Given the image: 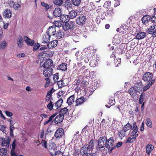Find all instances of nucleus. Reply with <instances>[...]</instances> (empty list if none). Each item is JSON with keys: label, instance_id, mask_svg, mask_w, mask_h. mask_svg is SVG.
<instances>
[{"label": "nucleus", "instance_id": "1", "mask_svg": "<svg viewBox=\"0 0 156 156\" xmlns=\"http://www.w3.org/2000/svg\"><path fill=\"white\" fill-rule=\"evenodd\" d=\"M76 21L77 25L80 26H82L85 24L87 22V19L86 16L82 15L78 16Z\"/></svg>", "mask_w": 156, "mask_h": 156}, {"label": "nucleus", "instance_id": "2", "mask_svg": "<svg viewBox=\"0 0 156 156\" xmlns=\"http://www.w3.org/2000/svg\"><path fill=\"white\" fill-rule=\"evenodd\" d=\"M76 27L75 23L73 21H70L69 23H65L63 27V28L65 30L69 31L71 32Z\"/></svg>", "mask_w": 156, "mask_h": 156}, {"label": "nucleus", "instance_id": "3", "mask_svg": "<svg viewBox=\"0 0 156 156\" xmlns=\"http://www.w3.org/2000/svg\"><path fill=\"white\" fill-rule=\"evenodd\" d=\"M71 4L70 3H68L67 4L66 6V7L67 8L68 10L69 11V16L70 19H73L75 18L77 15V12L74 10H72L71 11H69L72 9L70 7Z\"/></svg>", "mask_w": 156, "mask_h": 156}, {"label": "nucleus", "instance_id": "4", "mask_svg": "<svg viewBox=\"0 0 156 156\" xmlns=\"http://www.w3.org/2000/svg\"><path fill=\"white\" fill-rule=\"evenodd\" d=\"M11 140V138L9 136L8 137L6 140L4 138L0 137L1 145L7 147H9Z\"/></svg>", "mask_w": 156, "mask_h": 156}, {"label": "nucleus", "instance_id": "5", "mask_svg": "<svg viewBox=\"0 0 156 156\" xmlns=\"http://www.w3.org/2000/svg\"><path fill=\"white\" fill-rule=\"evenodd\" d=\"M152 74L149 72L145 73L143 75L142 79L146 82H149L153 79Z\"/></svg>", "mask_w": 156, "mask_h": 156}, {"label": "nucleus", "instance_id": "6", "mask_svg": "<svg viewBox=\"0 0 156 156\" xmlns=\"http://www.w3.org/2000/svg\"><path fill=\"white\" fill-rule=\"evenodd\" d=\"M107 138L105 137H100L98 140V148L99 150L103 148L105 146V144Z\"/></svg>", "mask_w": 156, "mask_h": 156}, {"label": "nucleus", "instance_id": "7", "mask_svg": "<svg viewBox=\"0 0 156 156\" xmlns=\"http://www.w3.org/2000/svg\"><path fill=\"white\" fill-rule=\"evenodd\" d=\"M136 127H137V126L136 125V122H133L132 125H131L128 122L124 126L123 129L125 130V131H127L129 129L132 130H133Z\"/></svg>", "mask_w": 156, "mask_h": 156}, {"label": "nucleus", "instance_id": "8", "mask_svg": "<svg viewBox=\"0 0 156 156\" xmlns=\"http://www.w3.org/2000/svg\"><path fill=\"white\" fill-rule=\"evenodd\" d=\"M147 32L149 34H153V37H156V25L153 24L150 26L148 29Z\"/></svg>", "mask_w": 156, "mask_h": 156}, {"label": "nucleus", "instance_id": "9", "mask_svg": "<svg viewBox=\"0 0 156 156\" xmlns=\"http://www.w3.org/2000/svg\"><path fill=\"white\" fill-rule=\"evenodd\" d=\"M53 66V62L52 60L50 59H47L43 65V67L45 69L52 68Z\"/></svg>", "mask_w": 156, "mask_h": 156}, {"label": "nucleus", "instance_id": "10", "mask_svg": "<svg viewBox=\"0 0 156 156\" xmlns=\"http://www.w3.org/2000/svg\"><path fill=\"white\" fill-rule=\"evenodd\" d=\"M114 139L113 137L110 138L109 139L106 140L105 147L108 149L111 148L113 145Z\"/></svg>", "mask_w": 156, "mask_h": 156}, {"label": "nucleus", "instance_id": "11", "mask_svg": "<svg viewBox=\"0 0 156 156\" xmlns=\"http://www.w3.org/2000/svg\"><path fill=\"white\" fill-rule=\"evenodd\" d=\"M98 61L97 57H96L94 55L92 57V59L90 61V65L91 67H94L98 65Z\"/></svg>", "mask_w": 156, "mask_h": 156}, {"label": "nucleus", "instance_id": "12", "mask_svg": "<svg viewBox=\"0 0 156 156\" xmlns=\"http://www.w3.org/2000/svg\"><path fill=\"white\" fill-rule=\"evenodd\" d=\"M56 26H55L50 27L47 32V34L48 35H49L50 37L51 36H55L56 34Z\"/></svg>", "mask_w": 156, "mask_h": 156}, {"label": "nucleus", "instance_id": "13", "mask_svg": "<svg viewBox=\"0 0 156 156\" xmlns=\"http://www.w3.org/2000/svg\"><path fill=\"white\" fill-rule=\"evenodd\" d=\"M64 134V130L62 128H58L56 131L55 136L56 138H59Z\"/></svg>", "mask_w": 156, "mask_h": 156}, {"label": "nucleus", "instance_id": "14", "mask_svg": "<svg viewBox=\"0 0 156 156\" xmlns=\"http://www.w3.org/2000/svg\"><path fill=\"white\" fill-rule=\"evenodd\" d=\"M45 69L43 71V74L46 77H50L52 75L53 69L52 68Z\"/></svg>", "mask_w": 156, "mask_h": 156}, {"label": "nucleus", "instance_id": "15", "mask_svg": "<svg viewBox=\"0 0 156 156\" xmlns=\"http://www.w3.org/2000/svg\"><path fill=\"white\" fill-rule=\"evenodd\" d=\"M54 16L56 17H60L62 15V10L60 8H56L53 12Z\"/></svg>", "mask_w": 156, "mask_h": 156}, {"label": "nucleus", "instance_id": "16", "mask_svg": "<svg viewBox=\"0 0 156 156\" xmlns=\"http://www.w3.org/2000/svg\"><path fill=\"white\" fill-rule=\"evenodd\" d=\"M3 15L5 18H10L12 16L11 11L10 9H7L3 12Z\"/></svg>", "mask_w": 156, "mask_h": 156}, {"label": "nucleus", "instance_id": "17", "mask_svg": "<svg viewBox=\"0 0 156 156\" xmlns=\"http://www.w3.org/2000/svg\"><path fill=\"white\" fill-rule=\"evenodd\" d=\"M138 130V129L137 127H136L133 130L131 133V135L130 136V137L132 138L134 140H135L136 137L139 135L138 133H137Z\"/></svg>", "mask_w": 156, "mask_h": 156}, {"label": "nucleus", "instance_id": "18", "mask_svg": "<svg viewBox=\"0 0 156 156\" xmlns=\"http://www.w3.org/2000/svg\"><path fill=\"white\" fill-rule=\"evenodd\" d=\"M60 19L62 22L66 23L69 21L70 18L69 15L63 14L61 15Z\"/></svg>", "mask_w": 156, "mask_h": 156}, {"label": "nucleus", "instance_id": "19", "mask_svg": "<svg viewBox=\"0 0 156 156\" xmlns=\"http://www.w3.org/2000/svg\"><path fill=\"white\" fill-rule=\"evenodd\" d=\"M58 43V41L57 40H55L49 43L47 45V47L49 48H52L56 47Z\"/></svg>", "mask_w": 156, "mask_h": 156}, {"label": "nucleus", "instance_id": "20", "mask_svg": "<svg viewBox=\"0 0 156 156\" xmlns=\"http://www.w3.org/2000/svg\"><path fill=\"white\" fill-rule=\"evenodd\" d=\"M64 119L63 116L62 115L59 113V115H57L55 118V122L56 124L61 122Z\"/></svg>", "mask_w": 156, "mask_h": 156}, {"label": "nucleus", "instance_id": "21", "mask_svg": "<svg viewBox=\"0 0 156 156\" xmlns=\"http://www.w3.org/2000/svg\"><path fill=\"white\" fill-rule=\"evenodd\" d=\"M146 35V34L144 32H140L136 36V38L138 40H140L144 38Z\"/></svg>", "mask_w": 156, "mask_h": 156}, {"label": "nucleus", "instance_id": "22", "mask_svg": "<svg viewBox=\"0 0 156 156\" xmlns=\"http://www.w3.org/2000/svg\"><path fill=\"white\" fill-rule=\"evenodd\" d=\"M154 148V146L151 144H148L146 147V153L148 155H150V153Z\"/></svg>", "mask_w": 156, "mask_h": 156}, {"label": "nucleus", "instance_id": "23", "mask_svg": "<svg viewBox=\"0 0 156 156\" xmlns=\"http://www.w3.org/2000/svg\"><path fill=\"white\" fill-rule=\"evenodd\" d=\"M50 37L49 35L47 34L43 35L42 37V42L43 43H47L49 41Z\"/></svg>", "mask_w": 156, "mask_h": 156}, {"label": "nucleus", "instance_id": "24", "mask_svg": "<svg viewBox=\"0 0 156 156\" xmlns=\"http://www.w3.org/2000/svg\"><path fill=\"white\" fill-rule=\"evenodd\" d=\"M151 16L149 15H145L143 17L142 19V22L144 24H146L147 23L150 21Z\"/></svg>", "mask_w": 156, "mask_h": 156}, {"label": "nucleus", "instance_id": "25", "mask_svg": "<svg viewBox=\"0 0 156 156\" xmlns=\"http://www.w3.org/2000/svg\"><path fill=\"white\" fill-rule=\"evenodd\" d=\"M155 81V80L154 79H153L152 80H151L149 82L146 86H145L143 88V91H144L147 90L151 87V86L153 85V84L154 83Z\"/></svg>", "mask_w": 156, "mask_h": 156}, {"label": "nucleus", "instance_id": "26", "mask_svg": "<svg viewBox=\"0 0 156 156\" xmlns=\"http://www.w3.org/2000/svg\"><path fill=\"white\" fill-rule=\"evenodd\" d=\"M75 96L72 95L70 96L67 100V103L69 105H70L72 104L74 101Z\"/></svg>", "mask_w": 156, "mask_h": 156}, {"label": "nucleus", "instance_id": "27", "mask_svg": "<svg viewBox=\"0 0 156 156\" xmlns=\"http://www.w3.org/2000/svg\"><path fill=\"white\" fill-rule=\"evenodd\" d=\"M23 41L22 37L21 36H19L17 38V45L19 47L21 48L22 47L23 45Z\"/></svg>", "mask_w": 156, "mask_h": 156}, {"label": "nucleus", "instance_id": "28", "mask_svg": "<svg viewBox=\"0 0 156 156\" xmlns=\"http://www.w3.org/2000/svg\"><path fill=\"white\" fill-rule=\"evenodd\" d=\"M55 36L57 39H59L64 37V34L62 31L59 30L55 34Z\"/></svg>", "mask_w": 156, "mask_h": 156}, {"label": "nucleus", "instance_id": "29", "mask_svg": "<svg viewBox=\"0 0 156 156\" xmlns=\"http://www.w3.org/2000/svg\"><path fill=\"white\" fill-rule=\"evenodd\" d=\"M84 98L83 97L77 99L76 101V105L78 106L82 104L84 101Z\"/></svg>", "mask_w": 156, "mask_h": 156}, {"label": "nucleus", "instance_id": "30", "mask_svg": "<svg viewBox=\"0 0 156 156\" xmlns=\"http://www.w3.org/2000/svg\"><path fill=\"white\" fill-rule=\"evenodd\" d=\"M90 150L87 147V145H86L83 146L81 149V153L85 154L86 153H88V152H90Z\"/></svg>", "mask_w": 156, "mask_h": 156}, {"label": "nucleus", "instance_id": "31", "mask_svg": "<svg viewBox=\"0 0 156 156\" xmlns=\"http://www.w3.org/2000/svg\"><path fill=\"white\" fill-rule=\"evenodd\" d=\"M94 141L93 140H91L88 144L86 145H87V147L89 149L90 151H92L94 148Z\"/></svg>", "mask_w": 156, "mask_h": 156}, {"label": "nucleus", "instance_id": "32", "mask_svg": "<svg viewBox=\"0 0 156 156\" xmlns=\"http://www.w3.org/2000/svg\"><path fill=\"white\" fill-rule=\"evenodd\" d=\"M63 102L62 99L60 98L55 103V107L56 109H57L59 108L62 105Z\"/></svg>", "mask_w": 156, "mask_h": 156}, {"label": "nucleus", "instance_id": "33", "mask_svg": "<svg viewBox=\"0 0 156 156\" xmlns=\"http://www.w3.org/2000/svg\"><path fill=\"white\" fill-rule=\"evenodd\" d=\"M59 113L63 116L64 115L68 114L69 112L67 108L65 107L61 109L59 112Z\"/></svg>", "mask_w": 156, "mask_h": 156}, {"label": "nucleus", "instance_id": "34", "mask_svg": "<svg viewBox=\"0 0 156 156\" xmlns=\"http://www.w3.org/2000/svg\"><path fill=\"white\" fill-rule=\"evenodd\" d=\"M134 87L136 92H140L143 89V87L140 84L136 85Z\"/></svg>", "mask_w": 156, "mask_h": 156}, {"label": "nucleus", "instance_id": "35", "mask_svg": "<svg viewBox=\"0 0 156 156\" xmlns=\"http://www.w3.org/2000/svg\"><path fill=\"white\" fill-rule=\"evenodd\" d=\"M7 46L6 42L5 41H2L0 44V48L1 50H3L5 49Z\"/></svg>", "mask_w": 156, "mask_h": 156}, {"label": "nucleus", "instance_id": "36", "mask_svg": "<svg viewBox=\"0 0 156 156\" xmlns=\"http://www.w3.org/2000/svg\"><path fill=\"white\" fill-rule=\"evenodd\" d=\"M136 92L134 87H131L129 90V93L132 97H133L135 96Z\"/></svg>", "mask_w": 156, "mask_h": 156}, {"label": "nucleus", "instance_id": "37", "mask_svg": "<svg viewBox=\"0 0 156 156\" xmlns=\"http://www.w3.org/2000/svg\"><path fill=\"white\" fill-rule=\"evenodd\" d=\"M146 124L147 126L150 128H151L152 124L151 121L149 118H147L146 120Z\"/></svg>", "mask_w": 156, "mask_h": 156}, {"label": "nucleus", "instance_id": "38", "mask_svg": "<svg viewBox=\"0 0 156 156\" xmlns=\"http://www.w3.org/2000/svg\"><path fill=\"white\" fill-rule=\"evenodd\" d=\"M72 39L75 42H77L79 41L80 37L77 34L73 35L72 36Z\"/></svg>", "mask_w": 156, "mask_h": 156}, {"label": "nucleus", "instance_id": "39", "mask_svg": "<svg viewBox=\"0 0 156 156\" xmlns=\"http://www.w3.org/2000/svg\"><path fill=\"white\" fill-rule=\"evenodd\" d=\"M59 68L62 71H65L67 69V64L66 63H62L59 66Z\"/></svg>", "mask_w": 156, "mask_h": 156}, {"label": "nucleus", "instance_id": "40", "mask_svg": "<svg viewBox=\"0 0 156 156\" xmlns=\"http://www.w3.org/2000/svg\"><path fill=\"white\" fill-rule=\"evenodd\" d=\"M15 127L14 126V125L10 126V135L12 137H14L13 130L15 129Z\"/></svg>", "mask_w": 156, "mask_h": 156}, {"label": "nucleus", "instance_id": "41", "mask_svg": "<svg viewBox=\"0 0 156 156\" xmlns=\"http://www.w3.org/2000/svg\"><path fill=\"white\" fill-rule=\"evenodd\" d=\"M7 153V150L5 148L0 149V156H5Z\"/></svg>", "mask_w": 156, "mask_h": 156}, {"label": "nucleus", "instance_id": "42", "mask_svg": "<svg viewBox=\"0 0 156 156\" xmlns=\"http://www.w3.org/2000/svg\"><path fill=\"white\" fill-rule=\"evenodd\" d=\"M111 6V2L110 1H106L104 3L103 6L105 8H108Z\"/></svg>", "mask_w": 156, "mask_h": 156}, {"label": "nucleus", "instance_id": "43", "mask_svg": "<svg viewBox=\"0 0 156 156\" xmlns=\"http://www.w3.org/2000/svg\"><path fill=\"white\" fill-rule=\"evenodd\" d=\"M126 132L124 129L120 130L119 132V136L120 137H124L126 135Z\"/></svg>", "mask_w": 156, "mask_h": 156}, {"label": "nucleus", "instance_id": "44", "mask_svg": "<svg viewBox=\"0 0 156 156\" xmlns=\"http://www.w3.org/2000/svg\"><path fill=\"white\" fill-rule=\"evenodd\" d=\"M57 82V84L59 87L61 88L65 86V84L64 83L63 80H61Z\"/></svg>", "mask_w": 156, "mask_h": 156}, {"label": "nucleus", "instance_id": "45", "mask_svg": "<svg viewBox=\"0 0 156 156\" xmlns=\"http://www.w3.org/2000/svg\"><path fill=\"white\" fill-rule=\"evenodd\" d=\"M145 96V95L144 93H142L140 95L139 98V103L140 104H141L142 103L143 101H144Z\"/></svg>", "mask_w": 156, "mask_h": 156}, {"label": "nucleus", "instance_id": "46", "mask_svg": "<svg viewBox=\"0 0 156 156\" xmlns=\"http://www.w3.org/2000/svg\"><path fill=\"white\" fill-rule=\"evenodd\" d=\"M63 2L62 0H55L54 1V3L56 5L60 6L62 4Z\"/></svg>", "mask_w": 156, "mask_h": 156}, {"label": "nucleus", "instance_id": "47", "mask_svg": "<svg viewBox=\"0 0 156 156\" xmlns=\"http://www.w3.org/2000/svg\"><path fill=\"white\" fill-rule=\"evenodd\" d=\"M72 2L75 5L78 6L80 4L81 1L80 0H72Z\"/></svg>", "mask_w": 156, "mask_h": 156}, {"label": "nucleus", "instance_id": "48", "mask_svg": "<svg viewBox=\"0 0 156 156\" xmlns=\"http://www.w3.org/2000/svg\"><path fill=\"white\" fill-rule=\"evenodd\" d=\"M41 5L44 7L46 10H48L50 8L49 5L47 3L43 2H42L41 3Z\"/></svg>", "mask_w": 156, "mask_h": 156}, {"label": "nucleus", "instance_id": "49", "mask_svg": "<svg viewBox=\"0 0 156 156\" xmlns=\"http://www.w3.org/2000/svg\"><path fill=\"white\" fill-rule=\"evenodd\" d=\"M58 74V73H57L53 76V80L55 82H57L58 81L59 78Z\"/></svg>", "mask_w": 156, "mask_h": 156}, {"label": "nucleus", "instance_id": "50", "mask_svg": "<svg viewBox=\"0 0 156 156\" xmlns=\"http://www.w3.org/2000/svg\"><path fill=\"white\" fill-rule=\"evenodd\" d=\"M52 156H63V153L60 151H55V153Z\"/></svg>", "mask_w": 156, "mask_h": 156}, {"label": "nucleus", "instance_id": "51", "mask_svg": "<svg viewBox=\"0 0 156 156\" xmlns=\"http://www.w3.org/2000/svg\"><path fill=\"white\" fill-rule=\"evenodd\" d=\"M40 47V44L38 43H36L33 48V50L34 51H36L39 48V47Z\"/></svg>", "mask_w": 156, "mask_h": 156}, {"label": "nucleus", "instance_id": "52", "mask_svg": "<svg viewBox=\"0 0 156 156\" xmlns=\"http://www.w3.org/2000/svg\"><path fill=\"white\" fill-rule=\"evenodd\" d=\"M48 108L50 110H51L53 108V105L52 104V102L51 101L50 103L47 105Z\"/></svg>", "mask_w": 156, "mask_h": 156}, {"label": "nucleus", "instance_id": "53", "mask_svg": "<svg viewBox=\"0 0 156 156\" xmlns=\"http://www.w3.org/2000/svg\"><path fill=\"white\" fill-rule=\"evenodd\" d=\"M135 141L132 138L129 136L126 141L125 143H132L134 142Z\"/></svg>", "mask_w": 156, "mask_h": 156}, {"label": "nucleus", "instance_id": "54", "mask_svg": "<svg viewBox=\"0 0 156 156\" xmlns=\"http://www.w3.org/2000/svg\"><path fill=\"white\" fill-rule=\"evenodd\" d=\"M46 53L45 51H43V52L40 53L38 55V57L39 58H40L41 57L44 58V56H46Z\"/></svg>", "mask_w": 156, "mask_h": 156}, {"label": "nucleus", "instance_id": "55", "mask_svg": "<svg viewBox=\"0 0 156 156\" xmlns=\"http://www.w3.org/2000/svg\"><path fill=\"white\" fill-rule=\"evenodd\" d=\"M6 126H5L0 125V130L2 131L4 133H5Z\"/></svg>", "mask_w": 156, "mask_h": 156}, {"label": "nucleus", "instance_id": "56", "mask_svg": "<svg viewBox=\"0 0 156 156\" xmlns=\"http://www.w3.org/2000/svg\"><path fill=\"white\" fill-rule=\"evenodd\" d=\"M13 6H12V8H13L14 9H18L20 8V5L19 4H18L17 3H14Z\"/></svg>", "mask_w": 156, "mask_h": 156}, {"label": "nucleus", "instance_id": "57", "mask_svg": "<svg viewBox=\"0 0 156 156\" xmlns=\"http://www.w3.org/2000/svg\"><path fill=\"white\" fill-rule=\"evenodd\" d=\"M41 144L42 145L43 147L47 148V142L45 140H42Z\"/></svg>", "mask_w": 156, "mask_h": 156}, {"label": "nucleus", "instance_id": "58", "mask_svg": "<svg viewBox=\"0 0 156 156\" xmlns=\"http://www.w3.org/2000/svg\"><path fill=\"white\" fill-rule=\"evenodd\" d=\"M8 3L9 6L11 8H12V6H13V5L14 3V2L13 0H9Z\"/></svg>", "mask_w": 156, "mask_h": 156}, {"label": "nucleus", "instance_id": "59", "mask_svg": "<svg viewBox=\"0 0 156 156\" xmlns=\"http://www.w3.org/2000/svg\"><path fill=\"white\" fill-rule=\"evenodd\" d=\"M115 104V101L114 99H110L108 103V104L110 105H113Z\"/></svg>", "mask_w": 156, "mask_h": 156}, {"label": "nucleus", "instance_id": "60", "mask_svg": "<svg viewBox=\"0 0 156 156\" xmlns=\"http://www.w3.org/2000/svg\"><path fill=\"white\" fill-rule=\"evenodd\" d=\"M121 62V59L120 58H119L118 59H116L115 60L114 63H115V64L117 65L115 66L116 67H117L118 66V64H119Z\"/></svg>", "mask_w": 156, "mask_h": 156}, {"label": "nucleus", "instance_id": "61", "mask_svg": "<svg viewBox=\"0 0 156 156\" xmlns=\"http://www.w3.org/2000/svg\"><path fill=\"white\" fill-rule=\"evenodd\" d=\"M5 113L8 117H11L13 115V113L9 111H5Z\"/></svg>", "mask_w": 156, "mask_h": 156}, {"label": "nucleus", "instance_id": "62", "mask_svg": "<svg viewBox=\"0 0 156 156\" xmlns=\"http://www.w3.org/2000/svg\"><path fill=\"white\" fill-rule=\"evenodd\" d=\"M88 83L85 81H83L80 83V85L83 87H85L87 85Z\"/></svg>", "mask_w": 156, "mask_h": 156}, {"label": "nucleus", "instance_id": "63", "mask_svg": "<svg viewBox=\"0 0 156 156\" xmlns=\"http://www.w3.org/2000/svg\"><path fill=\"white\" fill-rule=\"evenodd\" d=\"M115 1V3L114 4V6L116 7L117 6L119 5H120V1L119 0H114Z\"/></svg>", "mask_w": 156, "mask_h": 156}, {"label": "nucleus", "instance_id": "64", "mask_svg": "<svg viewBox=\"0 0 156 156\" xmlns=\"http://www.w3.org/2000/svg\"><path fill=\"white\" fill-rule=\"evenodd\" d=\"M151 21L154 23H156V14H155L154 16H153L151 18Z\"/></svg>", "mask_w": 156, "mask_h": 156}]
</instances>
